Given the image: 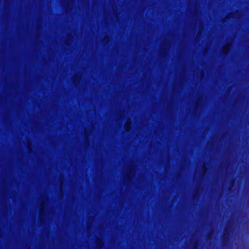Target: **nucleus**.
Masks as SVG:
<instances>
[{
    "label": "nucleus",
    "mask_w": 249,
    "mask_h": 249,
    "mask_svg": "<svg viewBox=\"0 0 249 249\" xmlns=\"http://www.w3.org/2000/svg\"><path fill=\"white\" fill-rule=\"evenodd\" d=\"M230 240V233L227 228L225 229L224 232L222 236V243L224 245L228 243Z\"/></svg>",
    "instance_id": "1"
},
{
    "label": "nucleus",
    "mask_w": 249,
    "mask_h": 249,
    "mask_svg": "<svg viewBox=\"0 0 249 249\" xmlns=\"http://www.w3.org/2000/svg\"><path fill=\"white\" fill-rule=\"evenodd\" d=\"M193 249H196V247H195V246H194V247H193Z\"/></svg>",
    "instance_id": "2"
}]
</instances>
